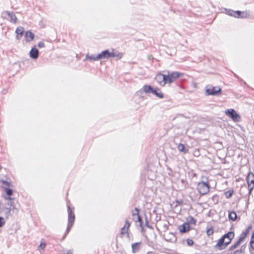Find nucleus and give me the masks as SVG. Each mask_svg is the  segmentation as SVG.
Here are the masks:
<instances>
[{"label":"nucleus","mask_w":254,"mask_h":254,"mask_svg":"<svg viewBox=\"0 0 254 254\" xmlns=\"http://www.w3.org/2000/svg\"><path fill=\"white\" fill-rule=\"evenodd\" d=\"M85 60H89V61H98V60H100V58H98V55H87L86 56V59Z\"/></svg>","instance_id":"21"},{"label":"nucleus","mask_w":254,"mask_h":254,"mask_svg":"<svg viewBox=\"0 0 254 254\" xmlns=\"http://www.w3.org/2000/svg\"><path fill=\"white\" fill-rule=\"evenodd\" d=\"M234 233L232 231L225 234L218 240V243L215 246V248L218 247L219 250L225 249L231 243L232 240L234 238Z\"/></svg>","instance_id":"1"},{"label":"nucleus","mask_w":254,"mask_h":254,"mask_svg":"<svg viewBox=\"0 0 254 254\" xmlns=\"http://www.w3.org/2000/svg\"><path fill=\"white\" fill-rule=\"evenodd\" d=\"M251 254H254V250H250Z\"/></svg>","instance_id":"47"},{"label":"nucleus","mask_w":254,"mask_h":254,"mask_svg":"<svg viewBox=\"0 0 254 254\" xmlns=\"http://www.w3.org/2000/svg\"><path fill=\"white\" fill-rule=\"evenodd\" d=\"M240 253H241L240 250H236L234 252V254H239Z\"/></svg>","instance_id":"44"},{"label":"nucleus","mask_w":254,"mask_h":254,"mask_svg":"<svg viewBox=\"0 0 254 254\" xmlns=\"http://www.w3.org/2000/svg\"><path fill=\"white\" fill-rule=\"evenodd\" d=\"M197 190L201 195H205L209 192V184L204 181L199 182L197 184Z\"/></svg>","instance_id":"3"},{"label":"nucleus","mask_w":254,"mask_h":254,"mask_svg":"<svg viewBox=\"0 0 254 254\" xmlns=\"http://www.w3.org/2000/svg\"><path fill=\"white\" fill-rule=\"evenodd\" d=\"M5 224V221L3 217H0V227H1Z\"/></svg>","instance_id":"36"},{"label":"nucleus","mask_w":254,"mask_h":254,"mask_svg":"<svg viewBox=\"0 0 254 254\" xmlns=\"http://www.w3.org/2000/svg\"><path fill=\"white\" fill-rule=\"evenodd\" d=\"M250 246L252 249H254V240H251Z\"/></svg>","instance_id":"41"},{"label":"nucleus","mask_w":254,"mask_h":254,"mask_svg":"<svg viewBox=\"0 0 254 254\" xmlns=\"http://www.w3.org/2000/svg\"><path fill=\"white\" fill-rule=\"evenodd\" d=\"M240 253H241L240 250H236L234 252V254H239Z\"/></svg>","instance_id":"45"},{"label":"nucleus","mask_w":254,"mask_h":254,"mask_svg":"<svg viewBox=\"0 0 254 254\" xmlns=\"http://www.w3.org/2000/svg\"><path fill=\"white\" fill-rule=\"evenodd\" d=\"M139 209L137 208H135V209L132 211V215L133 217V219H134V217L135 216H137L139 215Z\"/></svg>","instance_id":"31"},{"label":"nucleus","mask_w":254,"mask_h":254,"mask_svg":"<svg viewBox=\"0 0 254 254\" xmlns=\"http://www.w3.org/2000/svg\"><path fill=\"white\" fill-rule=\"evenodd\" d=\"M38 46L40 48H43L45 46V44L42 42H40L38 43Z\"/></svg>","instance_id":"40"},{"label":"nucleus","mask_w":254,"mask_h":254,"mask_svg":"<svg viewBox=\"0 0 254 254\" xmlns=\"http://www.w3.org/2000/svg\"><path fill=\"white\" fill-rule=\"evenodd\" d=\"M253 125H254V122H253Z\"/></svg>","instance_id":"50"},{"label":"nucleus","mask_w":254,"mask_h":254,"mask_svg":"<svg viewBox=\"0 0 254 254\" xmlns=\"http://www.w3.org/2000/svg\"><path fill=\"white\" fill-rule=\"evenodd\" d=\"M187 244L189 246H192L193 244V241L191 239H187Z\"/></svg>","instance_id":"37"},{"label":"nucleus","mask_w":254,"mask_h":254,"mask_svg":"<svg viewBox=\"0 0 254 254\" xmlns=\"http://www.w3.org/2000/svg\"><path fill=\"white\" fill-rule=\"evenodd\" d=\"M178 149L179 151L184 153H186L188 151V150L185 148V145L182 143H180L178 145Z\"/></svg>","instance_id":"26"},{"label":"nucleus","mask_w":254,"mask_h":254,"mask_svg":"<svg viewBox=\"0 0 254 254\" xmlns=\"http://www.w3.org/2000/svg\"><path fill=\"white\" fill-rule=\"evenodd\" d=\"M221 92V89L219 87H210L206 90L208 95H217Z\"/></svg>","instance_id":"8"},{"label":"nucleus","mask_w":254,"mask_h":254,"mask_svg":"<svg viewBox=\"0 0 254 254\" xmlns=\"http://www.w3.org/2000/svg\"><path fill=\"white\" fill-rule=\"evenodd\" d=\"M214 231L212 227L209 228L207 229L206 234L208 236H210L213 234Z\"/></svg>","instance_id":"33"},{"label":"nucleus","mask_w":254,"mask_h":254,"mask_svg":"<svg viewBox=\"0 0 254 254\" xmlns=\"http://www.w3.org/2000/svg\"><path fill=\"white\" fill-rule=\"evenodd\" d=\"M34 37V34L31 32L28 31L25 33V38L26 42H30L32 41Z\"/></svg>","instance_id":"19"},{"label":"nucleus","mask_w":254,"mask_h":254,"mask_svg":"<svg viewBox=\"0 0 254 254\" xmlns=\"http://www.w3.org/2000/svg\"><path fill=\"white\" fill-rule=\"evenodd\" d=\"M225 241H228V239H226Z\"/></svg>","instance_id":"49"},{"label":"nucleus","mask_w":254,"mask_h":254,"mask_svg":"<svg viewBox=\"0 0 254 254\" xmlns=\"http://www.w3.org/2000/svg\"><path fill=\"white\" fill-rule=\"evenodd\" d=\"M6 14L9 16L10 18V21L14 22V23H16L17 18L15 14L12 12H10L8 11H6L3 13V15Z\"/></svg>","instance_id":"18"},{"label":"nucleus","mask_w":254,"mask_h":254,"mask_svg":"<svg viewBox=\"0 0 254 254\" xmlns=\"http://www.w3.org/2000/svg\"><path fill=\"white\" fill-rule=\"evenodd\" d=\"M248 184L249 193L251 194L254 188V174L253 173H249L246 178Z\"/></svg>","instance_id":"5"},{"label":"nucleus","mask_w":254,"mask_h":254,"mask_svg":"<svg viewBox=\"0 0 254 254\" xmlns=\"http://www.w3.org/2000/svg\"><path fill=\"white\" fill-rule=\"evenodd\" d=\"M242 242V241H241V239H239L236 242V243H235L234 244L232 245L229 248V250L233 251V250H235V249H236L237 248H238Z\"/></svg>","instance_id":"23"},{"label":"nucleus","mask_w":254,"mask_h":254,"mask_svg":"<svg viewBox=\"0 0 254 254\" xmlns=\"http://www.w3.org/2000/svg\"><path fill=\"white\" fill-rule=\"evenodd\" d=\"M1 182L2 183V184L3 185H5L6 187H9L10 185H11L10 183L8 182H7L6 181H4V180H1Z\"/></svg>","instance_id":"34"},{"label":"nucleus","mask_w":254,"mask_h":254,"mask_svg":"<svg viewBox=\"0 0 254 254\" xmlns=\"http://www.w3.org/2000/svg\"><path fill=\"white\" fill-rule=\"evenodd\" d=\"M67 209H68V224H67V228H66V232H65L66 234H68L69 232V231L74 223V220H75V215H74V214L72 209L70 207V206H67Z\"/></svg>","instance_id":"4"},{"label":"nucleus","mask_w":254,"mask_h":254,"mask_svg":"<svg viewBox=\"0 0 254 254\" xmlns=\"http://www.w3.org/2000/svg\"><path fill=\"white\" fill-rule=\"evenodd\" d=\"M233 193V190H229L228 191H227L225 193V195L226 198H228L231 197Z\"/></svg>","instance_id":"32"},{"label":"nucleus","mask_w":254,"mask_h":254,"mask_svg":"<svg viewBox=\"0 0 254 254\" xmlns=\"http://www.w3.org/2000/svg\"><path fill=\"white\" fill-rule=\"evenodd\" d=\"M225 113L235 122H238L240 120V116L233 109H227L225 111Z\"/></svg>","instance_id":"6"},{"label":"nucleus","mask_w":254,"mask_h":254,"mask_svg":"<svg viewBox=\"0 0 254 254\" xmlns=\"http://www.w3.org/2000/svg\"><path fill=\"white\" fill-rule=\"evenodd\" d=\"M179 229L181 233H185L187 232L190 230V225L189 223H184L179 226Z\"/></svg>","instance_id":"14"},{"label":"nucleus","mask_w":254,"mask_h":254,"mask_svg":"<svg viewBox=\"0 0 254 254\" xmlns=\"http://www.w3.org/2000/svg\"><path fill=\"white\" fill-rule=\"evenodd\" d=\"M164 82H165V84L168 83H171L173 82L172 80L171 79V77L168 73L167 75H165Z\"/></svg>","instance_id":"30"},{"label":"nucleus","mask_w":254,"mask_h":254,"mask_svg":"<svg viewBox=\"0 0 254 254\" xmlns=\"http://www.w3.org/2000/svg\"><path fill=\"white\" fill-rule=\"evenodd\" d=\"M111 52H110L108 50H106L98 54V58H100V60L109 59L111 58Z\"/></svg>","instance_id":"11"},{"label":"nucleus","mask_w":254,"mask_h":254,"mask_svg":"<svg viewBox=\"0 0 254 254\" xmlns=\"http://www.w3.org/2000/svg\"><path fill=\"white\" fill-rule=\"evenodd\" d=\"M139 245V243H133L131 245L132 252L133 253H136L137 251L139 250L138 245Z\"/></svg>","instance_id":"25"},{"label":"nucleus","mask_w":254,"mask_h":254,"mask_svg":"<svg viewBox=\"0 0 254 254\" xmlns=\"http://www.w3.org/2000/svg\"><path fill=\"white\" fill-rule=\"evenodd\" d=\"M4 199L7 201L6 204L9 207L12 208L13 210L15 209H18V208L16 207V203L17 202V200L15 199L14 198H12L10 196H3Z\"/></svg>","instance_id":"7"},{"label":"nucleus","mask_w":254,"mask_h":254,"mask_svg":"<svg viewBox=\"0 0 254 254\" xmlns=\"http://www.w3.org/2000/svg\"><path fill=\"white\" fill-rule=\"evenodd\" d=\"M137 221L140 223V225H142V219L140 216H139V215L137 216Z\"/></svg>","instance_id":"39"},{"label":"nucleus","mask_w":254,"mask_h":254,"mask_svg":"<svg viewBox=\"0 0 254 254\" xmlns=\"http://www.w3.org/2000/svg\"><path fill=\"white\" fill-rule=\"evenodd\" d=\"M246 247L245 245L241 246V249L239 250L241 253L244 254L245 253Z\"/></svg>","instance_id":"38"},{"label":"nucleus","mask_w":254,"mask_h":254,"mask_svg":"<svg viewBox=\"0 0 254 254\" xmlns=\"http://www.w3.org/2000/svg\"><path fill=\"white\" fill-rule=\"evenodd\" d=\"M151 93L155 95L156 97L159 98L160 99H162L164 98V94L159 88H154Z\"/></svg>","instance_id":"16"},{"label":"nucleus","mask_w":254,"mask_h":254,"mask_svg":"<svg viewBox=\"0 0 254 254\" xmlns=\"http://www.w3.org/2000/svg\"><path fill=\"white\" fill-rule=\"evenodd\" d=\"M164 74L158 73L155 76V79L160 86H164L165 85V82H164Z\"/></svg>","instance_id":"9"},{"label":"nucleus","mask_w":254,"mask_h":254,"mask_svg":"<svg viewBox=\"0 0 254 254\" xmlns=\"http://www.w3.org/2000/svg\"><path fill=\"white\" fill-rule=\"evenodd\" d=\"M2 188L5 190V192L7 195V196H10V195L12 194L13 191L11 189L9 188V187L3 186Z\"/></svg>","instance_id":"27"},{"label":"nucleus","mask_w":254,"mask_h":254,"mask_svg":"<svg viewBox=\"0 0 254 254\" xmlns=\"http://www.w3.org/2000/svg\"><path fill=\"white\" fill-rule=\"evenodd\" d=\"M251 240H254V233H253V234H252V237H251Z\"/></svg>","instance_id":"46"},{"label":"nucleus","mask_w":254,"mask_h":254,"mask_svg":"<svg viewBox=\"0 0 254 254\" xmlns=\"http://www.w3.org/2000/svg\"><path fill=\"white\" fill-rule=\"evenodd\" d=\"M46 244L45 243H41L39 246V248H41L42 250H44L46 247Z\"/></svg>","instance_id":"35"},{"label":"nucleus","mask_w":254,"mask_h":254,"mask_svg":"<svg viewBox=\"0 0 254 254\" xmlns=\"http://www.w3.org/2000/svg\"><path fill=\"white\" fill-rule=\"evenodd\" d=\"M224 9L228 15L235 18H247L248 15L247 13L245 11H241L239 10L234 11L231 9L227 8H225Z\"/></svg>","instance_id":"2"},{"label":"nucleus","mask_w":254,"mask_h":254,"mask_svg":"<svg viewBox=\"0 0 254 254\" xmlns=\"http://www.w3.org/2000/svg\"><path fill=\"white\" fill-rule=\"evenodd\" d=\"M29 55L31 58L37 59L39 56V51L36 48H32L29 52Z\"/></svg>","instance_id":"12"},{"label":"nucleus","mask_w":254,"mask_h":254,"mask_svg":"<svg viewBox=\"0 0 254 254\" xmlns=\"http://www.w3.org/2000/svg\"><path fill=\"white\" fill-rule=\"evenodd\" d=\"M176 203L179 204H183V200H177L176 201Z\"/></svg>","instance_id":"42"},{"label":"nucleus","mask_w":254,"mask_h":254,"mask_svg":"<svg viewBox=\"0 0 254 254\" xmlns=\"http://www.w3.org/2000/svg\"><path fill=\"white\" fill-rule=\"evenodd\" d=\"M24 29L23 27L21 26L18 27L15 30V33L16 34V38L19 40L23 35Z\"/></svg>","instance_id":"13"},{"label":"nucleus","mask_w":254,"mask_h":254,"mask_svg":"<svg viewBox=\"0 0 254 254\" xmlns=\"http://www.w3.org/2000/svg\"><path fill=\"white\" fill-rule=\"evenodd\" d=\"M66 254H72V252L70 250H69Z\"/></svg>","instance_id":"48"},{"label":"nucleus","mask_w":254,"mask_h":254,"mask_svg":"<svg viewBox=\"0 0 254 254\" xmlns=\"http://www.w3.org/2000/svg\"><path fill=\"white\" fill-rule=\"evenodd\" d=\"M196 222V220L192 217L190 216L187 219V223H189V225L190 224L195 225Z\"/></svg>","instance_id":"29"},{"label":"nucleus","mask_w":254,"mask_h":254,"mask_svg":"<svg viewBox=\"0 0 254 254\" xmlns=\"http://www.w3.org/2000/svg\"><path fill=\"white\" fill-rule=\"evenodd\" d=\"M130 224L127 219H126L124 226L122 228L121 231V235L127 234V236L129 237L128 229Z\"/></svg>","instance_id":"10"},{"label":"nucleus","mask_w":254,"mask_h":254,"mask_svg":"<svg viewBox=\"0 0 254 254\" xmlns=\"http://www.w3.org/2000/svg\"><path fill=\"white\" fill-rule=\"evenodd\" d=\"M252 228V227L251 226H248L245 231L242 232V233H241L240 237L239 239H241V241H243L244 240L245 238L247 237L248 234L249 233V232L251 230Z\"/></svg>","instance_id":"17"},{"label":"nucleus","mask_w":254,"mask_h":254,"mask_svg":"<svg viewBox=\"0 0 254 254\" xmlns=\"http://www.w3.org/2000/svg\"><path fill=\"white\" fill-rule=\"evenodd\" d=\"M142 89L145 93H151L154 88L149 85H144Z\"/></svg>","instance_id":"20"},{"label":"nucleus","mask_w":254,"mask_h":254,"mask_svg":"<svg viewBox=\"0 0 254 254\" xmlns=\"http://www.w3.org/2000/svg\"><path fill=\"white\" fill-rule=\"evenodd\" d=\"M111 57H116L118 59H120L122 57V54L118 52H114L112 50L111 52Z\"/></svg>","instance_id":"24"},{"label":"nucleus","mask_w":254,"mask_h":254,"mask_svg":"<svg viewBox=\"0 0 254 254\" xmlns=\"http://www.w3.org/2000/svg\"><path fill=\"white\" fill-rule=\"evenodd\" d=\"M168 73L169 74L171 79L172 80V82H174L177 78L180 77L181 75L183 74L182 73L177 71L168 72Z\"/></svg>","instance_id":"15"},{"label":"nucleus","mask_w":254,"mask_h":254,"mask_svg":"<svg viewBox=\"0 0 254 254\" xmlns=\"http://www.w3.org/2000/svg\"><path fill=\"white\" fill-rule=\"evenodd\" d=\"M4 210H5V216L6 218H8L9 216L11 215V210H13L12 208L9 207H6L4 208Z\"/></svg>","instance_id":"28"},{"label":"nucleus","mask_w":254,"mask_h":254,"mask_svg":"<svg viewBox=\"0 0 254 254\" xmlns=\"http://www.w3.org/2000/svg\"><path fill=\"white\" fill-rule=\"evenodd\" d=\"M237 217V215L235 211H231L229 212V215H228V218H229V220L234 221L236 220Z\"/></svg>","instance_id":"22"},{"label":"nucleus","mask_w":254,"mask_h":254,"mask_svg":"<svg viewBox=\"0 0 254 254\" xmlns=\"http://www.w3.org/2000/svg\"><path fill=\"white\" fill-rule=\"evenodd\" d=\"M146 254H158L156 252L149 251Z\"/></svg>","instance_id":"43"}]
</instances>
